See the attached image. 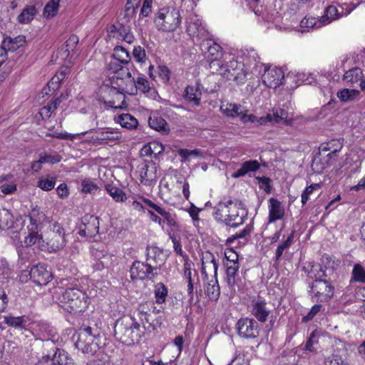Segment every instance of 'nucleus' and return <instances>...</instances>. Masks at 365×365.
Segmentation results:
<instances>
[{
    "instance_id": "f257e3e1",
    "label": "nucleus",
    "mask_w": 365,
    "mask_h": 365,
    "mask_svg": "<svg viewBox=\"0 0 365 365\" xmlns=\"http://www.w3.org/2000/svg\"><path fill=\"white\" fill-rule=\"evenodd\" d=\"M52 297L62 309L71 314L84 312L89 304L87 294L76 287H68L66 289L58 287L52 292Z\"/></svg>"
},
{
    "instance_id": "f03ea898",
    "label": "nucleus",
    "mask_w": 365,
    "mask_h": 365,
    "mask_svg": "<svg viewBox=\"0 0 365 365\" xmlns=\"http://www.w3.org/2000/svg\"><path fill=\"white\" fill-rule=\"evenodd\" d=\"M233 205L232 200L226 202L220 201L214 208L213 215L218 222L235 228L245 222L247 212H240L236 210L235 207H231L230 205Z\"/></svg>"
},
{
    "instance_id": "7ed1b4c3",
    "label": "nucleus",
    "mask_w": 365,
    "mask_h": 365,
    "mask_svg": "<svg viewBox=\"0 0 365 365\" xmlns=\"http://www.w3.org/2000/svg\"><path fill=\"white\" fill-rule=\"evenodd\" d=\"M140 325L131 317H125L116 321L114 333L115 337L123 344L130 345L140 338Z\"/></svg>"
},
{
    "instance_id": "20e7f679",
    "label": "nucleus",
    "mask_w": 365,
    "mask_h": 365,
    "mask_svg": "<svg viewBox=\"0 0 365 365\" xmlns=\"http://www.w3.org/2000/svg\"><path fill=\"white\" fill-rule=\"evenodd\" d=\"M154 22L158 30L173 31L180 24V12L175 9L163 8L155 14Z\"/></svg>"
},
{
    "instance_id": "39448f33",
    "label": "nucleus",
    "mask_w": 365,
    "mask_h": 365,
    "mask_svg": "<svg viewBox=\"0 0 365 365\" xmlns=\"http://www.w3.org/2000/svg\"><path fill=\"white\" fill-rule=\"evenodd\" d=\"M101 92L100 100L102 99L106 108H112L113 109H123L126 108L125 96L115 86H110L108 84L104 85L101 87Z\"/></svg>"
},
{
    "instance_id": "423d86ee",
    "label": "nucleus",
    "mask_w": 365,
    "mask_h": 365,
    "mask_svg": "<svg viewBox=\"0 0 365 365\" xmlns=\"http://www.w3.org/2000/svg\"><path fill=\"white\" fill-rule=\"evenodd\" d=\"M309 287L312 298L317 302H328L334 296V287L329 280H314Z\"/></svg>"
},
{
    "instance_id": "0eeeda50",
    "label": "nucleus",
    "mask_w": 365,
    "mask_h": 365,
    "mask_svg": "<svg viewBox=\"0 0 365 365\" xmlns=\"http://www.w3.org/2000/svg\"><path fill=\"white\" fill-rule=\"evenodd\" d=\"M24 274H25L26 278L29 275L30 279H32L35 284L39 286L47 284L53 279L52 273L47 269V267L43 264H38L33 266L29 272L26 270L22 271L20 276L21 281L24 280L23 279Z\"/></svg>"
},
{
    "instance_id": "6e6552de",
    "label": "nucleus",
    "mask_w": 365,
    "mask_h": 365,
    "mask_svg": "<svg viewBox=\"0 0 365 365\" xmlns=\"http://www.w3.org/2000/svg\"><path fill=\"white\" fill-rule=\"evenodd\" d=\"M239 336L245 339H254L258 336L259 328L255 319L248 317L240 319L236 324Z\"/></svg>"
},
{
    "instance_id": "1a4fd4ad",
    "label": "nucleus",
    "mask_w": 365,
    "mask_h": 365,
    "mask_svg": "<svg viewBox=\"0 0 365 365\" xmlns=\"http://www.w3.org/2000/svg\"><path fill=\"white\" fill-rule=\"evenodd\" d=\"M150 264L147 262H141L140 261H135L130 269V277L132 279H151L157 275V273Z\"/></svg>"
},
{
    "instance_id": "9d476101",
    "label": "nucleus",
    "mask_w": 365,
    "mask_h": 365,
    "mask_svg": "<svg viewBox=\"0 0 365 365\" xmlns=\"http://www.w3.org/2000/svg\"><path fill=\"white\" fill-rule=\"evenodd\" d=\"M66 240L64 229L59 224L55 223L47 242L48 246L52 251L57 252L62 250L66 246Z\"/></svg>"
},
{
    "instance_id": "9b49d317",
    "label": "nucleus",
    "mask_w": 365,
    "mask_h": 365,
    "mask_svg": "<svg viewBox=\"0 0 365 365\" xmlns=\"http://www.w3.org/2000/svg\"><path fill=\"white\" fill-rule=\"evenodd\" d=\"M202 274L205 280H208L209 273L212 274V279L217 278L218 264L214 255L207 252L202 257Z\"/></svg>"
},
{
    "instance_id": "f8f14e48",
    "label": "nucleus",
    "mask_w": 365,
    "mask_h": 365,
    "mask_svg": "<svg viewBox=\"0 0 365 365\" xmlns=\"http://www.w3.org/2000/svg\"><path fill=\"white\" fill-rule=\"evenodd\" d=\"M264 83L269 88H277L282 84L284 73L281 68H274L265 69L262 75Z\"/></svg>"
},
{
    "instance_id": "ddd939ff",
    "label": "nucleus",
    "mask_w": 365,
    "mask_h": 365,
    "mask_svg": "<svg viewBox=\"0 0 365 365\" xmlns=\"http://www.w3.org/2000/svg\"><path fill=\"white\" fill-rule=\"evenodd\" d=\"M94 336H88L86 334H78V338L75 342L76 347L84 354L94 355L98 349V344L94 343Z\"/></svg>"
},
{
    "instance_id": "4468645a",
    "label": "nucleus",
    "mask_w": 365,
    "mask_h": 365,
    "mask_svg": "<svg viewBox=\"0 0 365 365\" xmlns=\"http://www.w3.org/2000/svg\"><path fill=\"white\" fill-rule=\"evenodd\" d=\"M84 228H81L79 235L91 238L96 236L99 231L98 217L94 215H85L82 220Z\"/></svg>"
},
{
    "instance_id": "2eb2a0df",
    "label": "nucleus",
    "mask_w": 365,
    "mask_h": 365,
    "mask_svg": "<svg viewBox=\"0 0 365 365\" xmlns=\"http://www.w3.org/2000/svg\"><path fill=\"white\" fill-rule=\"evenodd\" d=\"M238 61L232 59L226 63H222L219 59H215L210 62V68H215L216 71H218L220 75L227 78L228 80H232L235 68H237Z\"/></svg>"
},
{
    "instance_id": "dca6fc26",
    "label": "nucleus",
    "mask_w": 365,
    "mask_h": 365,
    "mask_svg": "<svg viewBox=\"0 0 365 365\" xmlns=\"http://www.w3.org/2000/svg\"><path fill=\"white\" fill-rule=\"evenodd\" d=\"M146 252V262L150 264L155 270L160 269L165 262L163 250L154 246H148Z\"/></svg>"
},
{
    "instance_id": "f3484780",
    "label": "nucleus",
    "mask_w": 365,
    "mask_h": 365,
    "mask_svg": "<svg viewBox=\"0 0 365 365\" xmlns=\"http://www.w3.org/2000/svg\"><path fill=\"white\" fill-rule=\"evenodd\" d=\"M250 312L255 318L261 323L267 322L271 313L270 309L267 307V303L262 299L252 301Z\"/></svg>"
},
{
    "instance_id": "a211bd4d",
    "label": "nucleus",
    "mask_w": 365,
    "mask_h": 365,
    "mask_svg": "<svg viewBox=\"0 0 365 365\" xmlns=\"http://www.w3.org/2000/svg\"><path fill=\"white\" fill-rule=\"evenodd\" d=\"M140 177L141 182L150 185L158 178V167L155 162L148 161L142 164Z\"/></svg>"
},
{
    "instance_id": "6ab92c4d",
    "label": "nucleus",
    "mask_w": 365,
    "mask_h": 365,
    "mask_svg": "<svg viewBox=\"0 0 365 365\" xmlns=\"http://www.w3.org/2000/svg\"><path fill=\"white\" fill-rule=\"evenodd\" d=\"M201 97L202 91L200 83L197 82L195 85H189L185 88L183 98L187 103H192L195 106H198L200 105Z\"/></svg>"
},
{
    "instance_id": "aec40b11",
    "label": "nucleus",
    "mask_w": 365,
    "mask_h": 365,
    "mask_svg": "<svg viewBox=\"0 0 365 365\" xmlns=\"http://www.w3.org/2000/svg\"><path fill=\"white\" fill-rule=\"evenodd\" d=\"M288 112L282 108H277L269 113L266 116L260 118L257 121L260 125L266 124L267 122L274 121L276 123H287Z\"/></svg>"
},
{
    "instance_id": "412c9836",
    "label": "nucleus",
    "mask_w": 365,
    "mask_h": 365,
    "mask_svg": "<svg viewBox=\"0 0 365 365\" xmlns=\"http://www.w3.org/2000/svg\"><path fill=\"white\" fill-rule=\"evenodd\" d=\"M284 209L282 202L277 199L271 197L269 200V222H274L284 217Z\"/></svg>"
},
{
    "instance_id": "4be33fe9",
    "label": "nucleus",
    "mask_w": 365,
    "mask_h": 365,
    "mask_svg": "<svg viewBox=\"0 0 365 365\" xmlns=\"http://www.w3.org/2000/svg\"><path fill=\"white\" fill-rule=\"evenodd\" d=\"M29 318L25 315L14 317L11 314L4 316V322L9 327L18 329H26L29 325Z\"/></svg>"
},
{
    "instance_id": "5701e85b",
    "label": "nucleus",
    "mask_w": 365,
    "mask_h": 365,
    "mask_svg": "<svg viewBox=\"0 0 365 365\" xmlns=\"http://www.w3.org/2000/svg\"><path fill=\"white\" fill-rule=\"evenodd\" d=\"M259 168L260 165L257 160H250L244 162L242 164L240 168L232 174V177L234 178H238L245 175L249 173L255 172L258 170Z\"/></svg>"
},
{
    "instance_id": "b1692460",
    "label": "nucleus",
    "mask_w": 365,
    "mask_h": 365,
    "mask_svg": "<svg viewBox=\"0 0 365 365\" xmlns=\"http://www.w3.org/2000/svg\"><path fill=\"white\" fill-rule=\"evenodd\" d=\"M192 262L189 258L185 257V262H184V277L187 282V293L190 297L189 301L190 303L193 301L194 293H193V282L192 279V271H191Z\"/></svg>"
},
{
    "instance_id": "393cba45",
    "label": "nucleus",
    "mask_w": 365,
    "mask_h": 365,
    "mask_svg": "<svg viewBox=\"0 0 365 365\" xmlns=\"http://www.w3.org/2000/svg\"><path fill=\"white\" fill-rule=\"evenodd\" d=\"M201 47L204 52L208 53V55L212 56V58L211 62L215 59H218V56L222 51V47L211 40H207L204 41L201 44Z\"/></svg>"
},
{
    "instance_id": "a878e982",
    "label": "nucleus",
    "mask_w": 365,
    "mask_h": 365,
    "mask_svg": "<svg viewBox=\"0 0 365 365\" xmlns=\"http://www.w3.org/2000/svg\"><path fill=\"white\" fill-rule=\"evenodd\" d=\"M226 267L227 283L230 288L233 289L235 285L237 284V272L240 268L239 264L230 265L229 263H225Z\"/></svg>"
},
{
    "instance_id": "bb28decb",
    "label": "nucleus",
    "mask_w": 365,
    "mask_h": 365,
    "mask_svg": "<svg viewBox=\"0 0 365 365\" xmlns=\"http://www.w3.org/2000/svg\"><path fill=\"white\" fill-rule=\"evenodd\" d=\"M117 121L123 128L128 130L135 129L138 125V120L130 113H123L118 115Z\"/></svg>"
},
{
    "instance_id": "cd10ccee",
    "label": "nucleus",
    "mask_w": 365,
    "mask_h": 365,
    "mask_svg": "<svg viewBox=\"0 0 365 365\" xmlns=\"http://www.w3.org/2000/svg\"><path fill=\"white\" fill-rule=\"evenodd\" d=\"M340 16L341 14L336 7L330 5L325 9L324 14L321 16V21L324 26L330 24L334 20L338 19Z\"/></svg>"
},
{
    "instance_id": "c85d7f7f",
    "label": "nucleus",
    "mask_w": 365,
    "mask_h": 365,
    "mask_svg": "<svg viewBox=\"0 0 365 365\" xmlns=\"http://www.w3.org/2000/svg\"><path fill=\"white\" fill-rule=\"evenodd\" d=\"M205 292L210 300L217 301L218 299L220 291L217 278L211 279L208 282Z\"/></svg>"
},
{
    "instance_id": "c756f323",
    "label": "nucleus",
    "mask_w": 365,
    "mask_h": 365,
    "mask_svg": "<svg viewBox=\"0 0 365 365\" xmlns=\"http://www.w3.org/2000/svg\"><path fill=\"white\" fill-rule=\"evenodd\" d=\"M3 43L4 46H0V66L6 59L7 52L6 47H7L8 50H15L19 47L18 45L15 46V44H16V38L13 39L11 37L5 38L3 41Z\"/></svg>"
},
{
    "instance_id": "7c9ffc66",
    "label": "nucleus",
    "mask_w": 365,
    "mask_h": 365,
    "mask_svg": "<svg viewBox=\"0 0 365 365\" xmlns=\"http://www.w3.org/2000/svg\"><path fill=\"white\" fill-rule=\"evenodd\" d=\"M36 14V9L34 6H26L18 16V21L21 24L29 23Z\"/></svg>"
},
{
    "instance_id": "2f4dec72",
    "label": "nucleus",
    "mask_w": 365,
    "mask_h": 365,
    "mask_svg": "<svg viewBox=\"0 0 365 365\" xmlns=\"http://www.w3.org/2000/svg\"><path fill=\"white\" fill-rule=\"evenodd\" d=\"M149 126L158 131L168 133L169 128L167 122L161 117H150L148 120Z\"/></svg>"
},
{
    "instance_id": "473e14b6",
    "label": "nucleus",
    "mask_w": 365,
    "mask_h": 365,
    "mask_svg": "<svg viewBox=\"0 0 365 365\" xmlns=\"http://www.w3.org/2000/svg\"><path fill=\"white\" fill-rule=\"evenodd\" d=\"M362 76L361 68L355 67L345 72L343 76V80L347 83H354L361 81Z\"/></svg>"
},
{
    "instance_id": "72a5a7b5",
    "label": "nucleus",
    "mask_w": 365,
    "mask_h": 365,
    "mask_svg": "<svg viewBox=\"0 0 365 365\" xmlns=\"http://www.w3.org/2000/svg\"><path fill=\"white\" fill-rule=\"evenodd\" d=\"M113 56L114 58L119 61L120 63L127 64L130 61L129 51L120 46H115Z\"/></svg>"
},
{
    "instance_id": "f704fd0d",
    "label": "nucleus",
    "mask_w": 365,
    "mask_h": 365,
    "mask_svg": "<svg viewBox=\"0 0 365 365\" xmlns=\"http://www.w3.org/2000/svg\"><path fill=\"white\" fill-rule=\"evenodd\" d=\"M13 226V216L8 210H0V230H6Z\"/></svg>"
},
{
    "instance_id": "c9c22d12",
    "label": "nucleus",
    "mask_w": 365,
    "mask_h": 365,
    "mask_svg": "<svg viewBox=\"0 0 365 365\" xmlns=\"http://www.w3.org/2000/svg\"><path fill=\"white\" fill-rule=\"evenodd\" d=\"M106 190L116 202H124L127 199L125 193L119 187L112 185H106Z\"/></svg>"
},
{
    "instance_id": "e433bc0d",
    "label": "nucleus",
    "mask_w": 365,
    "mask_h": 365,
    "mask_svg": "<svg viewBox=\"0 0 365 365\" xmlns=\"http://www.w3.org/2000/svg\"><path fill=\"white\" fill-rule=\"evenodd\" d=\"M220 109L224 114L232 118L240 116L243 113V108L242 106L235 103L227 104L225 108L221 106Z\"/></svg>"
},
{
    "instance_id": "4c0bfd02",
    "label": "nucleus",
    "mask_w": 365,
    "mask_h": 365,
    "mask_svg": "<svg viewBox=\"0 0 365 365\" xmlns=\"http://www.w3.org/2000/svg\"><path fill=\"white\" fill-rule=\"evenodd\" d=\"M56 178L55 176L47 175L39 178L37 186L41 190L49 191L54 188Z\"/></svg>"
},
{
    "instance_id": "58836bf2",
    "label": "nucleus",
    "mask_w": 365,
    "mask_h": 365,
    "mask_svg": "<svg viewBox=\"0 0 365 365\" xmlns=\"http://www.w3.org/2000/svg\"><path fill=\"white\" fill-rule=\"evenodd\" d=\"M60 0H50L43 9V16L46 18L54 16L58 10Z\"/></svg>"
},
{
    "instance_id": "ea45409f",
    "label": "nucleus",
    "mask_w": 365,
    "mask_h": 365,
    "mask_svg": "<svg viewBox=\"0 0 365 365\" xmlns=\"http://www.w3.org/2000/svg\"><path fill=\"white\" fill-rule=\"evenodd\" d=\"M351 280L365 284V269L361 264H354L351 272Z\"/></svg>"
},
{
    "instance_id": "a19ab883",
    "label": "nucleus",
    "mask_w": 365,
    "mask_h": 365,
    "mask_svg": "<svg viewBox=\"0 0 365 365\" xmlns=\"http://www.w3.org/2000/svg\"><path fill=\"white\" fill-rule=\"evenodd\" d=\"M320 336L319 331L317 330H314L310 336H309L305 346H304V350L309 351L311 352H314L316 351L315 345H317L319 343V339Z\"/></svg>"
},
{
    "instance_id": "79ce46f5",
    "label": "nucleus",
    "mask_w": 365,
    "mask_h": 365,
    "mask_svg": "<svg viewBox=\"0 0 365 365\" xmlns=\"http://www.w3.org/2000/svg\"><path fill=\"white\" fill-rule=\"evenodd\" d=\"M36 365H61L59 356H57V351H55L52 356L46 354L38 359Z\"/></svg>"
},
{
    "instance_id": "37998d69",
    "label": "nucleus",
    "mask_w": 365,
    "mask_h": 365,
    "mask_svg": "<svg viewBox=\"0 0 365 365\" xmlns=\"http://www.w3.org/2000/svg\"><path fill=\"white\" fill-rule=\"evenodd\" d=\"M29 234L24 240L25 246L30 247L36 243H40L42 238L41 235L38 233V229L33 227V228H29Z\"/></svg>"
},
{
    "instance_id": "c03bdc74",
    "label": "nucleus",
    "mask_w": 365,
    "mask_h": 365,
    "mask_svg": "<svg viewBox=\"0 0 365 365\" xmlns=\"http://www.w3.org/2000/svg\"><path fill=\"white\" fill-rule=\"evenodd\" d=\"M187 31L190 35L193 36L203 35L205 32V29L200 19L191 21L187 26Z\"/></svg>"
},
{
    "instance_id": "a18cd8bd",
    "label": "nucleus",
    "mask_w": 365,
    "mask_h": 365,
    "mask_svg": "<svg viewBox=\"0 0 365 365\" xmlns=\"http://www.w3.org/2000/svg\"><path fill=\"white\" fill-rule=\"evenodd\" d=\"M98 135L96 136L93 139L95 140H101L106 143H108V140H115L119 138V135L118 133H113L108 130H100L97 132Z\"/></svg>"
},
{
    "instance_id": "49530a36",
    "label": "nucleus",
    "mask_w": 365,
    "mask_h": 365,
    "mask_svg": "<svg viewBox=\"0 0 365 365\" xmlns=\"http://www.w3.org/2000/svg\"><path fill=\"white\" fill-rule=\"evenodd\" d=\"M323 23L320 19H317L315 17L306 16L300 22V26L302 28L312 29V28H321L323 26Z\"/></svg>"
},
{
    "instance_id": "de8ad7c7",
    "label": "nucleus",
    "mask_w": 365,
    "mask_h": 365,
    "mask_svg": "<svg viewBox=\"0 0 365 365\" xmlns=\"http://www.w3.org/2000/svg\"><path fill=\"white\" fill-rule=\"evenodd\" d=\"M178 155L182 158V162L189 161L190 156L202 157V153L199 149L188 150L186 148L180 149L178 150Z\"/></svg>"
},
{
    "instance_id": "09e8293b",
    "label": "nucleus",
    "mask_w": 365,
    "mask_h": 365,
    "mask_svg": "<svg viewBox=\"0 0 365 365\" xmlns=\"http://www.w3.org/2000/svg\"><path fill=\"white\" fill-rule=\"evenodd\" d=\"M131 82L135 86V90H139L141 92L145 93H148L150 90V86L148 81L145 77L140 76L136 81L133 78Z\"/></svg>"
},
{
    "instance_id": "8fccbe9b",
    "label": "nucleus",
    "mask_w": 365,
    "mask_h": 365,
    "mask_svg": "<svg viewBox=\"0 0 365 365\" xmlns=\"http://www.w3.org/2000/svg\"><path fill=\"white\" fill-rule=\"evenodd\" d=\"M359 92L356 90H350L348 88L343 89L339 91L337 93V97L341 101H349L354 100L358 95Z\"/></svg>"
},
{
    "instance_id": "3c124183",
    "label": "nucleus",
    "mask_w": 365,
    "mask_h": 365,
    "mask_svg": "<svg viewBox=\"0 0 365 365\" xmlns=\"http://www.w3.org/2000/svg\"><path fill=\"white\" fill-rule=\"evenodd\" d=\"M18 255V262L20 264L21 267L25 265L26 262H29L31 257L29 248L27 246H21L19 247Z\"/></svg>"
},
{
    "instance_id": "603ef678",
    "label": "nucleus",
    "mask_w": 365,
    "mask_h": 365,
    "mask_svg": "<svg viewBox=\"0 0 365 365\" xmlns=\"http://www.w3.org/2000/svg\"><path fill=\"white\" fill-rule=\"evenodd\" d=\"M247 73L245 70L243 63L238 62L237 68H235L232 80L237 83H243L245 81Z\"/></svg>"
},
{
    "instance_id": "864d4df0",
    "label": "nucleus",
    "mask_w": 365,
    "mask_h": 365,
    "mask_svg": "<svg viewBox=\"0 0 365 365\" xmlns=\"http://www.w3.org/2000/svg\"><path fill=\"white\" fill-rule=\"evenodd\" d=\"M155 295L158 303H163L165 301L168 289L163 283H158L155 285Z\"/></svg>"
},
{
    "instance_id": "5fc2aeb1",
    "label": "nucleus",
    "mask_w": 365,
    "mask_h": 365,
    "mask_svg": "<svg viewBox=\"0 0 365 365\" xmlns=\"http://www.w3.org/2000/svg\"><path fill=\"white\" fill-rule=\"evenodd\" d=\"M61 103V100L59 98L51 101L46 106L42 108L41 115H45L48 118L50 117L51 112L57 109Z\"/></svg>"
},
{
    "instance_id": "6e6d98bb",
    "label": "nucleus",
    "mask_w": 365,
    "mask_h": 365,
    "mask_svg": "<svg viewBox=\"0 0 365 365\" xmlns=\"http://www.w3.org/2000/svg\"><path fill=\"white\" fill-rule=\"evenodd\" d=\"M293 237H294V232H292L289 236H288L287 239L283 242L282 243L279 244L276 250V260H279L281 258L284 251L287 249L290 245H292L293 242Z\"/></svg>"
},
{
    "instance_id": "4d7b16f0",
    "label": "nucleus",
    "mask_w": 365,
    "mask_h": 365,
    "mask_svg": "<svg viewBox=\"0 0 365 365\" xmlns=\"http://www.w3.org/2000/svg\"><path fill=\"white\" fill-rule=\"evenodd\" d=\"M160 215L165 219V220L167 222L168 225H169L170 227H173L175 230H178L179 225L176 220L175 215L170 213L169 212H167L165 209L160 214Z\"/></svg>"
},
{
    "instance_id": "13d9d810",
    "label": "nucleus",
    "mask_w": 365,
    "mask_h": 365,
    "mask_svg": "<svg viewBox=\"0 0 365 365\" xmlns=\"http://www.w3.org/2000/svg\"><path fill=\"white\" fill-rule=\"evenodd\" d=\"M225 257L227 260L226 263H229L230 265L239 264L238 254L233 249H227L225 251Z\"/></svg>"
},
{
    "instance_id": "bf43d9fd",
    "label": "nucleus",
    "mask_w": 365,
    "mask_h": 365,
    "mask_svg": "<svg viewBox=\"0 0 365 365\" xmlns=\"http://www.w3.org/2000/svg\"><path fill=\"white\" fill-rule=\"evenodd\" d=\"M310 273L314 274V280H327L326 270L320 264L312 266Z\"/></svg>"
},
{
    "instance_id": "052dcab7",
    "label": "nucleus",
    "mask_w": 365,
    "mask_h": 365,
    "mask_svg": "<svg viewBox=\"0 0 365 365\" xmlns=\"http://www.w3.org/2000/svg\"><path fill=\"white\" fill-rule=\"evenodd\" d=\"M82 191L86 193H91L98 190L97 185L89 180H84L81 182Z\"/></svg>"
},
{
    "instance_id": "680f3d73",
    "label": "nucleus",
    "mask_w": 365,
    "mask_h": 365,
    "mask_svg": "<svg viewBox=\"0 0 365 365\" xmlns=\"http://www.w3.org/2000/svg\"><path fill=\"white\" fill-rule=\"evenodd\" d=\"M317 187H319V184H312L311 185L307 187L305 190L302 193V203L303 205H304L308 200H309V195L312 194Z\"/></svg>"
},
{
    "instance_id": "e2e57ef3",
    "label": "nucleus",
    "mask_w": 365,
    "mask_h": 365,
    "mask_svg": "<svg viewBox=\"0 0 365 365\" xmlns=\"http://www.w3.org/2000/svg\"><path fill=\"white\" fill-rule=\"evenodd\" d=\"M79 38L76 35H71L69 38L66 41V51L68 52V56L71 51H73L76 45L78 43Z\"/></svg>"
},
{
    "instance_id": "0e129e2a",
    "label": "nucleus",
    "mask_w": 365,
    "mask_h": 365,
    "mask_svg": "<svg viewBox=\"0 0 365 365\" xmlns=\"http://www.w3.org/2000/svg\"><path fill=\"white\" fill-rule=\"evenodd\" d=\"M133 55L138 62H143L146 57L145 49L140 46L134 47Z\"/></svg>"
},
{
    "instance_id": "69168bd1",
    "label": "nucleus",
    "mask_w": 365,
    "mask_h": 365,
    "mask_svg": "<svg viewBox=\"0 0 365 365\" xmlns=\"http://www.w3.org/2000/svg\"><path fill=\"white\" fill-rule=\"evenodd\" d=\"M256 179L258 180L260 188L264 189L267 193L271 192L270 178L267 177H257Z\"/></svg>"
},
{
    "instance_id": "338daca9",
    "label": "nucleus",
    "mask_w": 365,
    "mask_h": 365,
    "mask_svg": "<svg viewBox=\"0 0 365 365\" xmlns=\"http://www.w3.org/2000/svg\"><path fill=\"white\" fill-rule=\"evenodd\" d=\"M128 23L123 21L117 26H113L115 30L118 32L120 37L123 38L125 34L130 31V26L127 25Z\"/></svg>"
},
{
    "instance_id": "774afa93",
    "label": "nucleus",
    "mask_w": 365,
    "mask_h": 365,
    "mask_svg": "<svg viewBox=\"0 0 365 365\" xmlns=\"http://www.w3.org/2000/svg\"><path fill=\"white\" fill-rule=\"evenodd\" d=\"M341 356L338 354H331L324 359V365H339Z\"/></svg>"
}]
</instances>
